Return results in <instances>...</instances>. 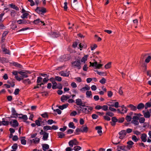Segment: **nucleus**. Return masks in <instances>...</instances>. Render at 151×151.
<instances>
[{
    "label": "nucleus",
    "instance_id": "69168bd1",
    "mask_svg": "<svg viewBox=\"0 0 151 151\" xmlns=\"http://www.w3.org/2000/svg\"><path fill=\"white\" fill-rule=\"evenodd\" d=\"M54 111H56L59 114H60L61 113V111L59 109H57L54 110Z\"/></svg>",
    "mask_w": 151,
    "mask_h": 151
},
{
    "label": "nucleus",
    "instance_id": "3c124183",
    "mask_svg": "<svg viewBox=\"0 0 151 151\" xmlns=\"http://www.w3.org/2000/svg\"><path fill=\"white\" fill-rule=\"evenodd\" d=\"M72 140L73 141V144L74 145H78L79 142L76 139H72Z\"/></svg>",
    "mask_w": 151,
    "mask_h": 151
},
{
    "label": "nucleus",
    "instance_id": "2f4dec72",
    "mask_svg": "<svg viewBox=\"0 0 151 151\" xmlns=\"http://www.w3.org/2000/svg\"><path fill=\"white\" fill-rule=\"evenodd\" d=\"M81 132H87L88 131V128L87 126L83 127V129H81Z\"/></svg>",
    "mask_w": 151,
    "mask_h": 151
},
{
    "label": "nucleus",
    "instance_id": "423d86ee",
    "mask_svg": "<svg viewBox=\"0 0 151 151\" xmlns=\"http://www.w3.org/2000/svg\"><path fill=\"white\" fill-rule=\"evenodd\" d=\"M76 103L77 105L82 106H86L84 104H83L81 99H78L76 100Z\"/></svg>",
    "mask_w": 151,
    "mask_h": 151
},
{
    "label": "nucleus",
    "instance_id": "37998d69",
    "mask_svg": "<svg viewBox=\"0 0 151 151\" xmlns=\"http://www.w3.org/2000/svg\"><path fill=\"white\" fill-rule=\"evenodd\" d=\"M106 81V79L104 78H103L99 82L102 84H104L105 83Z\"/></svg>",
    "mask_w": 151,
    "mask_h": 151
},
{
    "label": "nucleus",
    "instance_id": "13d9d810",
    "mask_svg": "<svg viewBox=\"0 0 151 151\" xmlns=\"http://www.w3.org/2000/svg\"><path fill=\"white\" fill-rule=\"evenodd\" d=\"M19 91L20 90L19 88H16L15 90L14 93L15 95H17L19 94Z\"/></svg>",
    "mask_w": 151,
    "mask_h": 151
},
{
    "label": "nucleus",
    "instance_id": "39448f33",
    "mask_svg": "<svg viewBox=\"0 0 151 151\" xmlns=\"http://www.w3.org/2000/svg\"><path fill=\"white\" fill-rule=\"evenodd\" d=\"M33 23L34 24L36 25H41L42 24H43V26L45 25V24L44 22L40 20L39 19H38L34 20L33 22Z\"/></svg>",
    "mask_w": 151,
    "mask_h": 151
},
{
    "label": "nucleus",
    "instance_id": "6e6552de",
    "mask_svg": "<svg viewBox=\"0 0 151 151\" xmlns=\"http://www.w3.org/2000/svg\"><path fill=\"white\" fill-rule=\"evenodd\" d=\"M12 115L14 116V117L15 118H16L18 117V115H20V114H18L16 113L15 109L14 108H12Z\"/></svg>",
    "mask_w": 151,
    "mask_h": 151
},
{
    "label": "nucleus",
    "instance_id": "412c9836",
    "mask_svg": "<svg viewBox=\"0 0 151 151\" xmlns=\"http://www.w3.org/2000/svg\"><path fill=\"white\" fill-rule=\"evenodd\" d=\"M60 36L59 33L58 32H56L53 33L52 34V36L53 38H57Z\"/></svg>",
    "mask_w": 151,
    "mask_h": 151
},
{
    "label": "nucleus",
    "instance_id": "f257e3e1",
    "mask_svg": "<svg viewBox=\"0 0 151 151\" xmlns=\"http://www.w3.org/2000/svg\"><path fill=\"white\" fill-rule=\"evenodd\" d=\"M71 6L74 9H80L82 5L81 3H79L77 0H73V2L71 3Z\"/></svg>",
    "mask_w": 151,
    "mask_h": 151
},
{
    "label": "nucleus",
    "instance_id": "a211bd4d",
    "mask_svg": "<svg viewBox=\"0 0 151 151\" xmlns=\"http://www.w3.org/2000/svg\"><path fill=\"white\" fill-rule=\"evenodd\" d=\"M40 15H43L46 12V10H35Z\"/></svg>",
    "mask_w": 151,
    "mask_h": 151
},
{
    "label": "nucleus",
    "instance_id": "5701e85b",
    "mask_svg": "<svg viewBox=\"0 0 151 151\" xmlns=\"http://www.w3.org/2000/svg\"><path fill=\"white\" fill-rule=\"evenodd\" d=\"M86 97L88 98L92 97V92L91 91H87L86 92Z\"/></svg>",
    "mask_w": 151,
    "mask_h": 151
},
{
    "label": "nucleus",
    "instance_id": "774afa93",
    "mask_svg": "<svg viewBox=\"0 0 151 151\" xmlns=\"http://www.w3.org/2000/svg\"><path fill=\"white\" fill-rule=\"evenodd\" d=\"M54 122V121L52 119H49L47 121L48 124H52Z\"/></svg>",
    "mask_w": 151,
    "mask_h": 151
},
{
    "label": "nucleus",
    "instance_id": "e2e57ef3",
    "mask_svg": "<svg viewBox=\"0 0 151 151\" xmlns=\"http://www.w3.org/2000/svg\"><path fill=\"white\" fill-rule=\"evenodd\" d=\"M77 114V112L75 111H72L70 114L71 116H75Z\"/></svg>",
    "mask_w": 151,
    "mask_h": 151
},
{
    "label": "nucleus",
    "instance_id": "cd10ccee",
    "mask_svg": "<svg viewBox=\"0 0 151 151\" xmlns=\"http://www.w3.org/2000/svg\"><path fill=\"white\" fill-rule=\"evenodd\" d=\"M68 106V104H63L62 106H60L58 108L59 109H61V110H63L64 109L66 108H67Z\"/></svg>",
    "mask_w": 151,
    "mask_h": 151
},
{
    "label": "nucleus",
    "instance_id": "c9c22d12",
    "mask_svg": "<svg viewBox=\"0 0 151 151\" xmlns=\"http://www.w3.org/2000/svg\"><path fill=\"white\" fill-rule=\"evenodd\" d=\"M9 123V122L8 121L3 120L1 122V123L2 125H7Z\"/></svg>",
    "mask_w": 151,
    "mask_h": 151
},
{
    "label": "nucleus",
    "instance_id": "c85d7f7f",
    "mask_svg": "<svg viewBox=\"0 0 151 151\" xmlns=\"http://www.w3.org/2000/svg\"><path fill=\"white\" fill-rule=\"evenodd\" d=\"M9 6L12 9H19V8L16 6L15 5L13 4H9Z\"/></svg>",
    "mask_w": 151,
    "mask_h": 151
},
{
    "label": "nucleus",
    "instance_id": "338daca9",
    "mask_svg": "<svg viewBox=\"0 0 151 151\" xmlns=\"http://www.w3.org/2000/svg\"><path fill=\"white\" fill-rule=\"evenodd\" d=\"M71 86L73 88H76L77 87V86L76 83L75 82H72L71 83Z\"/></svg>",
    "mask_w": 151,
    "mask_h": 151
},
{
    "label": "nucleus",
    "instance_id": "f03ea898",
    "mask_svg": "<svg viewBox=\"0 0 151 151\" xmlns=\"http://www.w3.org/2000/svg\"><path fill=\"white\" fill-rule=\"evenodd\" d=\"M86 108H83L82 110V112L85 114H88L93 109V108L91 106H85Z\"/></svg>",
    "mask_w": 151,
    "mask_h": 151
},
{
    "label": "nucleus",
    "instance_id": "9d476101",
    "mask_svg": "<svg viewBox=\"0 0 151 151\" xmlns=\"http://www.w3.org/2000/svg\"><path fill=\"white\" fill-rule=\"evenodd\" d=\"M18 73L22 76L21 78H23V79L24 78H26L28 76L27 75V73L26 72L20 71Z\"/></svg>",
    "mask_w": 151,
    "mask_h": 151
},
{
    "label": "nucleus",
    "instance_id": "a878e982",
    "mask_svg": "<svg viewBox=\"0 0 151 151\" xmlns=\"http://www.w3.org/2000/svg\"><path fill=\"white\" fill-rule=\"evenodd\" d=\"M127 107L130 108L131 110H132L135 111L137 110L136 106L131 104H129V106H127Z\"/></svg>",
    "mask_w": 151,
    "mask_h": 151
},
{
    "label": "nucleus",
    "instance_id": "864d4df0",
    "mask_svg": "<svg viewBox=\"0 0 151 151\" xmlns=\"http://www.w3.org/2000/svg\"><path fill=\"white\" fill-rule=\"evenodd\" d=\"M41 116L44 118H48V116L47 113H45L41 115Z\"/></svg>",
    "mask_w": 151,
    "mask_h": 151
},
{
    "label": "nucleus",
    "instance_id": "5fc2aeb1",
    "mask_svg": "<svg viewBox=\"0 0 151 151\" xmlns=\"http://www.w3.org/2000/svg\"><path fill=\"white\" fill-rule=\"evenodd\" d=\"M98 115L96 114H93L92 115V117L93 119H96L98 118Z\"/></svg>",
    "mask_w": 151,
    "mask_h": 151
},
{
    "label": "nucleus",
    "instance_id": "f3484780",
    "mask_svg": "<svg viewBox=\"0 0 151 151\" xmlns=\"http://www.w3.org/2000/svg\"><path fill=\"white\" fill-rule=\"evenodd\" d=\"M49 134L46 132H45L44 134H43V136L42 137V139L43 140L45 141L47 140Z\"/></svg>",
    "mask_w": 151,
    "mask_h": 151
},
{
    "label": "nucleus",
    "instance_id": "0e129e2a",
    "mask_svg": "<svg viewBox=\"0 0 151 151\" xmlns=\"http://www.w3.org/2000/svg\"><path fill=\"white\" fill-rule=\"evenodd\" d=\"M132 122L135 125H138L139 123L138 121L136 120H132Z\"/></svg>",
    "mask_w": 151,
    "mask_h": 151
},
{
    "label": "nucleus",
    "instance_id": "052dcab7",
    "mask_svg": "<svg viewBox=\"0 0 151 151\" xmlns=\"http://www.w3.org/2000/svg\"><path fill=\"white\" fill-rule=\"evenodd\" d=\"M69 145V146L73 147L74 145L73 141L72 140L69 141L68 142Z\"/></svg>",
    "mask_w": 151,
    "mask_h": 151
},
{
    "label": "nucleus",
    "instance_id": "de8ad7c7",
    "mask_svg": "<svg viewBox=\"0 0 151 151\" xmlns=\"http://www.w3.org/2000/svg\"><path fill=\"white\" fill-rule=\"evenodd\" d=\"M132 139L135 142H137L138 140V139L134 135H133L132 136Z\"/></svg>",
    "mask_w": 151,
    "mask_h": 151
},
{
    "label": "nucleus",
    "instance_id": "aec40b11",
    "mask_svg": "<svg viewBox=\"0 0 151 151\" xmlns=\"http://www.w3.org/2000/svg\"><path fill=\"white\" fill-rule=\"evenodd\" d=\"M88 57V55H84L81 59V61L82 62L85 63V62L87 60Z\"/></svg>",
    "mask_w": 151,
    "mask_h": 151
},
{
    "label": "nucleus",
    "instance_id": "4c0bfd02",
    "mask_svg": "<svg viewBox=\"0 0 151 151\" xmlns=\"http://www.w3.org/2000/svg\"><path fill=\"white\" fill-rule=\"evenodd\" d=\"M139 122L140 123H143L145 121V119L144 117H140L139 118Z\"/></svg>",
    "mask_w": 151,
    "mask_h": 151
},
{
    "label": "nucleus",
    "instance_id": "603ef678",
    "mask_svg": "<svg viewBox=\"0 0 151 151\" xmlns=\"http://www.w3.org/2000/svg\"><path fill=\"white\" fill-rule=\"evenodd\" d=\"M111 120L113 122H118V120L116 117H113L111 118Z\"/></svg>",
    "mask_w": 151,
    "mask_h": 151
},
{
    "label": "nucleus",
    "instance_id": "4d7b16f0",
    "mask_svg": "<svg viewBox=\"0 0 151 151\" xmlns=\"http://www.w3.org/2000/svg\"><path fill=\"white\" fill-rule=\"evenodd\" d=\"M106 115H108L110 116H114V114L113 113L110 112H108L106 113Z\"/></svg>",
    "mask_w": 151,
    "mask_h": 151
},
{
    "label": "nucleus",
    "instance_id": "bf43d9fd",
    "mask_svg": "<svg viewBox=\"0 0 151 151\" xmlns=\"http://www.w3.org/2000/svg\"><path fill=\"white\" fill-rule=\"evenodd\" d=\"M151 59V57L150 56H149L147 58L145 59V62L147 63H148L150 61Z\"/></svg>",
    "mask_w": 151,
    "mask_h": 151
},
{
    "label": "nucleus",
    "instance_id": "c756f323",
    "mask_svg": "<svg viewBox=\"0 0 151 151\" xmlns=\"http://www.w3.org/2000/svg\"><path fill=\"white\" fill-rule=\"evenodd\" d=\"M3 52H4V53L5 54H7L8 55H10V52L9 50L7 49L6 48H4V50H3Z\"/></svg>",
    "mask_w": 151,
    "mask_h": 151
},
{
    "label": "nucleus",
    "instance_id": "ddd939ff",
    "mask_svg": "<svg viewBox=\"0 0 151 151\" xmlns=\"http://www.w3.org/2000/svg\"><path fill=\"white\" fill-rule=\"evenodd\" d=\"M22 13H23V14L21 16V17L22 19H24L27 18V16L29 15V13L26 12L25 10H22Z\"/></svg>",
    "mask_w": 151,
    "mask_h": 151
},
{
    "label": "nucleus",
    "instance_id": "f704fd0d",
    "mask_svg": "<svg viewBox=\"0 0 151 151\" xmlns=\"http://www.w3.org/2000/svg\"><path fill=\"white\" fill-rule=\"evenodd\" d=\"M120 135H123L125 136L126 134V132L125 130H122L119 133Z\"/></svg>",
    "mask_w": 151,
    "mask_h": 151
},
{
    "label": "nucleus",
    "instance_id": "9b49d317",
    "mask_svg": "<svg viewBox=\"0 0 151 151\" xmlns=\"http://www.w3.org/2000/svg\"><path fill=\"white\" fill-rule=\"evenodd\" d=\"M59 74L62 76L68 77L69 76V71H68V72L66 73L64 71H60L59 72Z\"/></svg>",
    "mask_w": 151,
    "mask_h": 151
},
{
    "label": "nucleus",
    "instance_id": "c03bdc74",
    "mask_svg": "<svg viewBox=\"0 0 151 151\" xmlns=\"http://www.w3.org/2000/svg\"><path fill=\"white\" fill-rule=\"evenodd\" d=\"M18 147L17 144V143H14L13 144V145L12 146V148L14 150H16Z\"/></svg>",
    "mask_w": 151,
    "mask_h": 151
},
{
    "label": "nucleus",
    "instance_id": "20e7f679",
    "mask_svg": "<svg viewBox=\"0 0 151 151\" xmlns=\"http://www.w3.org/2000/svg\"><path fill=\"white\" fill-rule=\"evenodd\" d=\"M9 123L10 125L14 128L16 127L19 125L17 121L15 119L12 120L9 122Z\"/></svg>",
    "mask_w": 151,
    "mask_h": 151
},
{
    "label": "nucleus",
    "instance_id": "1a4fd4ad",
    "mask_svg": "<svg viewBox=\"0 0 151 151\" xmlns=\"http://www.w3.org/2000/svg\"><path fill=\"white\" fill-rule=\"evenodd\" d=\"M90 87L88 85H86L85 86L80 89L81 91L84 92L86 91H88L90 89Z\"/></svg>",
    "mask_w": 151,
    "mask_h": 151
},
{
    "label": "nucleus",
    "instance_id": "680f3d73",
    "mask_svg": "<svg viewBox=\"0 0 151 151\" xmlns=\"http://www.w3.org/2000/svg\"><path fill=\"white\" fill-rule=\"evenodd\" d=\"M104 118L105 120H107L108 121H109L111 119L110 118L107 116H104Z\"/></svg>",
    "mask_w": 151,
    "mask_h": 151
},
{
    "label": "nucleus",
    "instance_id": "6ab92c4d",
    "mask_svg": "<svg viewBox=\"0 0 151 151\" xmlns=\"http://www.w3.org/2000/svg\"><path fill=\"white\" fill-rule=\"evenodd\" d=\"M69 97H68V96L63 95L61 97V101L63 102H64V101L67 100Z\"/></svg>",
    "mask_w": 151,
    "mask_h": 151
},
{
    "label": "nucleus",
    "instance_id": "79ce46f5",
    "mask_svg": "<svg viewBox=\"0 0 151 151\" xmlns=\"http://www.w3.org/2000/svg\"><path fill=\"white\" fill-rule=\"evenodd\" d=\"M42 78L40 77H39L37 78V82L38 84H40L41 83L42 81Z\"/></svg>",
    "mask_w": 151,
    "mask_h": 151
},
{
    "label": "nucleus",
    "instance_id": "7c9ffc66",
    "mask_svg": "<svg viewBox=\"0 0 151 151\" xmlns=\"http://www.w3.org/2000/svg\"><path fill=\"white\" fill-rule=\"evenodd\" d=\"M23 82L24 83L26 84H29L31 83V82L29 79L24 80Z\"/></svg>",
    "mask_w": 151,
    "mask_h": 151
},
{
    "label": "nucleus",
    "instance_id": "49530a36",
    "mask_svg": "<svg viewBox=\"0 0 151 151\" xmlns=\"http://www.w3.org/2000/svg\"><path fill=\"white\" fill-rule=\"evenodd\" d=\"M55 81L60 82L62 81V78L59 76H56L55 77Z\"/></svg>",
    "mask_w": 151,
    "mask_h": 151
},
{
    "label": "nucleus",
    "instance_id": "b1692460",
    "mask_svg": "<svg viewBox=\"0 0 151 151\" xmlns=\"http://www.w3.org/2000/svg\"><path fill=\"white\" fill-rule=\"evenodd\" d=\"M145 106L144 104L142 103L139 104L137 106V109H141L144 108Z\"/></svg>",
    "mask_w": 151,
    "mask_h": 151
},
{
    "label": "nucleus",
    "instance_id": "e433bc0d",
    "mask_svg": "<svg viewBox=\"0 0 151 151\" xmlns=\"http://www.w3.org/2000/svg\"><path fill=\"white\" fill-rule=\"evenodd\" d=\"M43 129L44 130L47 131L48 130L51 129V127L49 126H46L44 127Z\"/></svg>",
    "mask_w": 151,
    "mask_h": 151
},
{
    "label": "nucleus",
    "instance_id": "6e6d98bb",
    "mask_svg": "<svg viewBox=\"0 0 151 151\" xmlns=\"http://www.w3.org/2000/svg\"><path fill=\"white\" fill-rule=\"evenodd\" d=\"M118 122L119 123H122L123 122L124 120V117H122L121 118H119L118 119Z\"/></svg>",
    "mask_w": 151,
    "mask_h": 151
},
{
    "label": "nucleus",
    "instance_id": "473e14b6",
    "mask_svg": "<svg viewBox=\"0 0 151 151\" xmlns=\"http://www.w3.org/2000/svg\"><path fill=\"white\" fill-rule=\"evenodd\" d=\"M83 109V108L81 106L77 107L76 109L78 111V114H80L81 112H82V110Z\"/></svg>",
    "mask_w": 151,
    "mask_h": 151
},
{
    "label": "nucleus",
    "instance_id": "4468645a",
    "mask_svg": "<svg viewBox=\"0 0 151 151\" xmlns=\"http://www.w3.org/2000/svg\"><path fill=\"white\" fill-rule=\"evenodd\" d=\"M95 129L97 130V132L100 135H101L102 134V127L100 126H97L96 127Z\"/></svg>",
    "mask_w": 151,
    "mask_h": 151
},
{
    "label": "nucleus",
    "instance_id": "4be33fe9",
    "mask_svg": "<svg viewBox=\"0 0 151 151\" xmlns=\"http://www.w3.org/2000/svg\"><path fill=\"white\" fill-rule=\"evenodd\" d=\"M40 139L37 137L35 138V139L30 140L31 142L34 143H38L40 142Z\"/></svg>",
    "mask_w": 151,
    "mask_h": 151
},
{
    "label": "nucleus",
    "instance_id": "2eb2a0df",
    "mask_svg": "<svg viewBox=\"0 0 151 151\" xmlns=\"http://www.w3.org/2000/svg\"><path fill=\"white\" fill-rule=\"evenodd\" d=\"M143 113L144 117L146 118H149L151 116V114L149 111H147L146 112H145L144 111H142Z\"/></svg>",
    "mask_w": 151,
    "mask_h": 151
},
{
    "label": "nucleus",
    "instance_id": "8fccbe9b",
    "mask_svg": "<svg viewBox=\"0 0 151 151\" xmlns=\"http://www.w3.org/2000/svg\"><path fill=\"white\" fill-rule=\"evenodd\" d=\"M102 109L105 111H107L108 110V106H107L106 105H104L102 106Z\"/></svg>",
    "mask_w": 151,
    "mask_h": 151
},
{
    "label": "nucleus",
    "instance_id": "f8f14e48",
    "mask_svg": "<svg viewBox=\"0 0 151 151\" xmlns=\"http://www.w3.org/2000/svg\"><path fill=\"white\" fill-rule=\"evenodd\" d=\"M147 135L145 133L142 134L141 135V138L142 140V141L144 142H145L147 141Z\"/></svg>",
    "mask_w": 151,
    "mask_h": 151
},
{
    "label": "nucleus",
    "instance_id": "a19ab883",
    "mask_svg": "<svg viewBox=\"0 0 151 151\" xmlns=\"http://www.w3.org/2000/svg\"><path fill=\"white\" fill-rule=\"evenodd\" d=\"M111 63L110 62L106 64L105 66V68L106 69H108L111 67Z\"/></svg>",
    "mask_w": 151,
    "mask_h": 151
},
{
    "label": "nucleus",
    "instance_id": "dca6fc26",
    "mask_svg": "<svg viewBox=\"0 0 151 151\" xmlns=\"http://www.w3.org/2000/svg\"><path fill=\"white\" fill-rule=\"evenodd\" d=\"M49 148V145L47 144H43L42 145V149L44 151H45Z\"/></svg>",
    "mask_w": 151,
    "mask_h": 151
},
{
    "label": "nucleus",
    "instance_id": "58836bf2",
    "mask_svg": "<svg viewBox=\"0 0 151 151\" xmlns=\"http://www.w3.org/2000/svg\"><path fill=\"white\" fill-rule=\"evenodd\" d=\"M69 127L70 128H72L73 129H75V126L74 125V124L73 122H70L69 124Z\"/></svg>",
    "mask_w": 151,
    "mask_h": 151
},
{
    "label": "nucleus",
    "instance_id": "ea45409f",
    "mask_svg": "<svg viewBox=\"0 0 151 151\" xmlns=\"http://www.w3.org/2000/svg\"><path fill=\"white\" fill-rule=\"evenodd\" d=\"M118 148H119L120 149H121L122 150H124V151H127L126 150V147L124 146L123 145L122 146H117Z\"/></svg>",
    "mask_w": 151,
    "mask_h": 151
},
{
    "label": "nucleus",
    "instance_id": "bb28decb",
    "mask_svg": "<svg viewBox=\"0 0 151 151\" xmlns=\"http://www.w3.org/2000/svg\"><path fill=\"white\" fill-rule=\"evenodd\" d=\"M12 64L15 66L19 67V68H22V66L17 62H13Z\"/></svg>",
    "mask_w": 151,
    "mask_h": 151
},
{
    "label": "nucleus",
    "instance_id": "a18cd8bd",
    "mask_svg": "<svg viewBox=\"0 0 151 151\" xmlns=\"http://www.w3.org/2000/svg\"><path fill=\"white\" fill-rule=\"evenodd\" d=\"M132 119V117L128 115L125 118V119L127 122H130Z\"/></svg>",
    "mask_w": 151,
    "mask_h": 151
},
{
    "label": "nucleus",
    "instance_id": "72a5a7b5",
    "mask_svg": "<svg viewBox=\"0 0 151 151\" xmlns=\"http://www.w3.org/2000/svg\"><path fill=\"white\" fill-rule=\"evenodd\" d=\"M81 147L78 146H75L73 147V150L75 151H78L79 150H81Z\"/></svg>",
    "mask_w": 151,
    "mask_h": 151
},
{
    "label": "nucleus",
    "instance_id": "0eeeda50",
    "mask_svg": "<svg viewBox=\"0 0 151 151\" xmlns=\"http://www.w3.org/2000/svg\"><path fill=\"white\" fill-rule=\"evenodd\" d=\"M35 4L37 6L36 8L35 9H46L45 8L42 7L41 9L40 7L38 6V5L40 4V2L39 0H35Z\"/></svg>",
    "mask_w": 151,
    "mask_h": 151
},
{
    "label": "nucleus",
    "instance_id": "7ed1b4c3",
    "mask_svg": "<svg viewBox=\"0 0 151 151\" xmlns=\"http://www.w3.org/2000/svg\"><path fill=\"white\" fill-rule=\"evenodd\" d=\"M72 64L74 67H77L79 69H80L81 68L80 61L78 60L73 62L72 63Z\"/></svg>",
    "mask_w": 151,
    "mask_h": 151
},
{
    "label": "nucleus",
    "instance_id": "09e8293b",
    "mask_svg": "<svg viewBox=\"0 0 151 151\" xmlns=\"http://www.w3.org/2000/svg\"><path fill=\"white\" fill-rule=\"evenodd\" d=\"M151 106V104L149 102L145 104V108L147 109L148 107H150Z\"/></svg>",
    "mask_w": 151,
    "mask_h": 151
},
{
    "label": "nucleus",
    "instance_id": "393cba45",
    "mask_svg": "<svg viewBox=\"0 0 151 151\" xmlns=\"http://www.w3.org/2000/svg\"><path fill=\"white\" fill-rule=\"evenodd\" d=\"M57 134L59 137L60 138H63L65 136V134L61 132H58Z\"/></svg>",
    "mask_w": 151,
    "mask_h": 151
}]
</instances>
